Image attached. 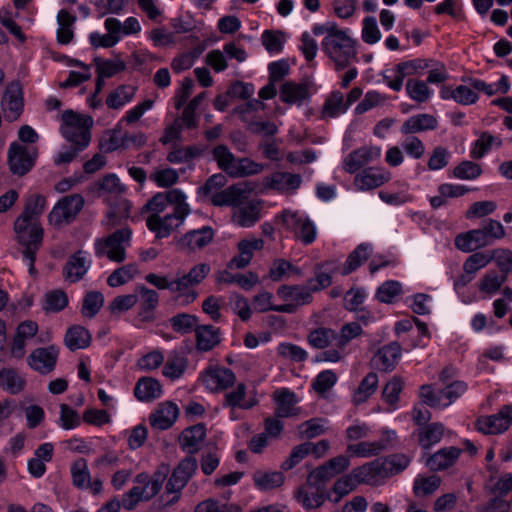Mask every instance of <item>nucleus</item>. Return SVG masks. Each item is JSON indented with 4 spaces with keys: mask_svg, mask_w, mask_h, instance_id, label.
<instances>
[{
    "mask_svg": "<svg viewBox=\"0 0 512 512\" xmlns=\"http://www.w3.org/2000/svg\"><path fill=\"white\" fill-rule=\"evenodd\" d=\"M106 34L92 32L89 34V43L95 48H111L120 41V21L116 18H107L104 22Z\"/></svg>",
    "mask_w": 512,
    "mask_h": 512,
    "instance_id": "412c9836",
    "label": "nucleus"
},
{
    "mask_svg": "<svg viewBox=\"0 0 512 512\" xmlns=\"http://www.w3.org/2000/svg\"><path fill=\"white\" fill-rule=\"evenodd\" d=\"M211 153L218 167L231 176L237 158L229 148L226 145L220 144L214 147Z\"/></svg>",
    "mask_w": 512,
    "mask_h": 512,
    "instance_id": "5fc2aeb1",
    "label": "nucleus"
},
{
    "mask_svg": "<svg viewBox=\"0 0 512 512\" xmlns=\"http://www.w3.org/2000/svg\"><path fill=\"white\" fill-rule=\"evenodd\" d=\"M61 121L62 136L73 145H80V149H85L91 140L92 117L76 113L73 110H65L62 113Z\"/></svg>",
    "mask_w": 512,
    "mask_h": 512,
    "instance_id": "f03ea898",
    "label": "nucleus"
},
{
    "mask_svg": "<svg viewBox=\"0 0 512 512\" xmlns=\"http://www.w3.org/2000/svg\"><path fill=\"white\" fill-rule=\"evenodd\" d=\"M381 155V149L375 146H364L349 153L343 161V169L353 174L361 168L377 160Z\"/></svg>",
    "mask_w": 512,
    "mask_h": 512,
    "instance_id": "aec40b11",
    "label": "nucleus"
},
{
    "mask_svg": "<svg viewBox=\"0 0 512 512\" xmlns=\"http://www.w3.org/2000/svg\"><path fill=\"white\" fill-rule=\"evenodd\" d=\"M202 381L211 392H219L232 387L236 382V375L225 367H210L203 373Z\"/></svg>",
    "mask_w": 512,
    "mask_h": 512,
    "instance_id": "f3484780",
    "label": "nucleus"
},
{
    "mask_svg": "<svg viewBox=\"0 0 512 512\" xmlns=\"http://www.w3.org/2000/svg\"><path fill=\"white\" fill-rule=\"evenodd\" d=\"M206 437V427L203 424H196L182 431L179 437L181 447L189 454L198 452Z\"/></svg>",
    "mask_w": 512,
    "mask_h": 512,
    "instance_id": "473e14b6",
    "label": "nucleus"
},
{
    "mask_svg": "<svg viewBox=\"0 0 512 512\" xmlns=\"http://www.w3.org/2000/svg\"><path fill=\"white\" fill-rule=\"evenodd\" d=\"M164 479L165 474L161 472H156L151 478L146 473H140L135 477V483L138 485L133 489H137L141 501H148L159 493Z\"/></svg>",
    "mask_w": 512,
    "mask_h": 512,
    "instance_id": "393cba45",
    "label": "nucleus"
},
{
    "mask_svg": "<svg viewBox=\"0 0 512 512\" xmlns=\"http://www.w3.org/2000/svg\"><path fill=\"white\" fill-rule=\"evenodd\" d=\"M511 424L512 405H506L496 414L479 417L476 428L484 434H499L506 431Z\"/></svg>",
    "mask_w": 512,
    "mask_h": 512,
    "instance_id": "ddd939ff",
    "label": "nucleus"
},
{
    "mask_svg": "<svg viewBox=\"0 0 512 512\" xmlns=\"http://www.w3.org/2000/svg\"><path fill=\"white\" fill-rule=\"evenodd\" d=\"M195 338L197 350L208 352L220 343V329L213 325H200L195 332Z\"/></svg>",
    "mask_w": 512,
    "mask_h": 512,
    "instance_id": "f704fd0d",
    "label": "nucleus"
},
{
    "mask_svg": "<svg viewBox=\"0 0 512 512\" xmlns=\"http://www.w3.org/2000/svg\"><path fill=\"white\" fill-rule=\"evenodd\" d=\"M186 199V195L180 189L158 192L145 204L143 209L149 213L148 217L161 216L169 204L174 208L187 203Z\"/></svg>",
    "mask_w": 512,
    "mask_h": 512,
    "instance_id": "4468645a",
    "label": "nucleus"
},
{
    "mask_svg": "<svg viewBox=\"0 0 512 512\" xmlns=\"http://www.w3.org/2000/svg\"><path fill=\"white\" fill-rule=\"evenodd\" d=\"M301 183L302 179L299 174L288 172H275L266 176L263 180V184L266 188H271L279 192L295 191L300 187Z\"/></svg>",
    "mask_w": 512,
    "mask_h": 512,
    "instance_id": "c85d7f7f",
    "label": "nucleus"
},
{
    "mask_svg": "<svg viewBox=\"0 0 512 512\" xmlns=\"http://www.w3.org/2000/svg\"><path fill=\"white\" fill-rule=\"evenodd\" d=\"M354 476H357L361 483L376 485L380 480L389 477L383 458H377L354 469Z\"/></svg>",
    "mask_w": 512,
    "mask_h": 512,
    "instance_id": "5701e85b",
    "label": "nucleus"
},
{
    "mask_svg": "<svg viewBox=\"0 0 512 512\" xmlns=\"http://www.w3.org/2000/svg\"><path fill=\"white\" fill-rule=\"evenodd\" d=\"M161 394L162 389L159 381L150 377L139 379L134 388L135 397L143 402H150L159 398Z\"/></svg>",
    "mask_w": 512,
    "mask_h": 512,
    "instance_id": "58836bf2",
    "label": "nucleus"
},
{
    "mask_svg": "<svg viewBox=\"0 0 512 512\" xmlns=\"http://www.w3.org/2000/svg\"><path fill=\"white\" fill-rule=\"evenodd\" d=\"M214 238V231L210 226L191 230L185 233L178 241L181 250L195 251L206 247Z\"/></svg>",
    "mask_w": 512,
    "mask_h": 512,
    "instance_id": "b1692460",
    "label": "nucleus"
},
{
    "mask_svg": "<svg viewBox=\"0 0 512 512\" xmlns=\"http://www.w3.org/2000/svg\"><path fill=\"white\" fill-rule=\"evenodd\" d=\"M179 414V409L176 404L172 402H162L150 414V425L158 430H166L170 428L176 421Z\"/></svg>",
    "mask_w": 512,
    "mask_h": 512,
    "instance_id": "a878e982",
    "label": "nucleus"
},
{
    "mask_svg": "<svg viewBox=\"0 0 512 512\" xmlns=\"http://www.w3.org/2000/svg\"><path fill=\"white\" fill-rule=\"evenodd\" d=\"M59 352V347L55 345L36 348L27 357V364L39 374L48 375L55 370Z\"/></svg>",
    "mask_w": 512,
    "mask_h": 512,
    "instance_id": "9d476101",
    "label": "nucleus"
},
{
    "mask_svg": "<svg viewBox=\"0 0 512 512\" xmlns=\"http://www.w3.org/2000/svg\"><path fill=\"white\" fill-rule=\"evenodd\" d=\"M363 332L358 322H350L344 324L339 332H336L335 346L345 349L346 346Z\"/></svg>",
    "mask_w": 512,
    "mask_h": 512,
    "instance_id": "680f3d73",
    "label": "nucleus"
},
{
    "mask_svg": "<svg viewBox=\"0 0 512 512\" xmlns=\"http://www.w3.org/2000/svg\"><path fill=\"white\" fill-rule=\"evenodd\" d=\"M507 280V276L496 270L486 272L478 282V289L485 296L497 293Z\"/></svg>",
    "mask_w": 512,
    "mask_h": 512,
    "instance_id": "de8ad7c7",
    "label": "nucleus"
},
{
    "mask_svg": "<svg viewBox=\"0 0 512 512\" xmlns=\"http://www.w3.org/2000/svg\"><path fill=\"white\" fill-rule=\"evenodd\" d=\"M210 266L206 263H200L193 266L188 273L178 275L171 282V293L175 294L176 300L182 304L188 305L197 297L195 286L200 284L209 274Z\"/></svg>",
    "mask_w": 512,
    "mask_h": 512,
    "instance_id": "7ed1b4c3",
    "label": "nucleus"
},
{
    "mask_svg": "<svg viewBox=\"0 0 512 512\" xmlns=\"http://www.w3.org/2000/svg\"><path fill=\"white\" fill-rule=\"evenodd\" d=\"M264 247V241L260 238L243 239L238 243L239 254L234 256L230 262V268L243 269L251 262L254 252Z\"/></svg>",
    "mask_w": 512,
    "mask_h": 512,
    "instance_id": "cd10ccee",
    "label": "nucleus"
},
{
    "mask_svg": "<svg viewBox=\"0 0 512 512\" xmlns=\"http://www.w3.org/2000/svg\"><path fill=\"white\" fill-rule=\"evenodd\" d=\"M18 243L23 247V260L28 266L31 276L36 275V253L40 249L43 240V229L39 221L17 217L14 223Z\"/></svg>",
    "mask_w": 512,
    "mask_h": 512,
    "instance_id": "f257e3e1",
    "label": "nucleus"
},
{
    "mask_svg": "<svg viewBox=\"0 0 512 512\" xmlns=\"http://www.w3.org/2000/svg\"><path fill=\"white\" fill-rule=\"evenodd\" d=\"M248 195V191L241 184H234L219 192H215L210 202L214 206H231L235 209L238 205L243 204Z\"/></svg>",
    "mask_w": 512,
    "mask_h": 512,
    "instance_id": "bb28decb",
    "label": "nucleus"
},
{
    "mask_svg": "<svg viewBox=\"0 0 512 512\" xmlns=\"http://www.w3.org/2000/svg\"><path fill=\"white\" fill-rule=\"evenodd\" d=\"M444 426L435 422L424 425L416 431L419 445L424 449H429L433 445L439 443L444 434Z\"/></svg>",
    "mask_w": 512,
    "mask_h": 512,
    "instance_id": "ea45409f",
    "label": "nucleus"
},
{
    "mask_svg": "<svg viewBox=\"0 0 512 512\" xmlns=\"http://www.w3.org/2000/svg\"><path fill=\"white\" fill-rule=\"evenodd\" d=\"M321 47L338 70L346 68L356 56L353 40L345 31L324 36Z\"/></svg>",
    "mask_w": 512,
    "mask_h": 512,
    "instance_id": "20e7f679",
    "label": "nucleus"
},
{
    "mask_svg": "<svg viewBox=\"0 0 512 512\" xmlns=\"http://www.w3.org/2000/svg\"><path fill=\"white\" fill-rule=\"evenodd\" d=\"M261 209V200L247 198L233 210L232 220L241 227H251L260 219Z\"/></svg>",
    "mask_w": 512,
    "mask_h": 512,
    "instance_id": "4be33fe9",
    "label": "nucleus"
},
{
    "mask_svg": "<svg viewBox=\"0 0 512 512\" xmlns=\"http://www.w3.org/2000/svg\"><path fill=\"white\" fill-rule=\"evenodd\" d=\"M378 386V376L374 372L368 373L360 382L358 388L354 391L352 402L360 405L366 402L372 396Z\"/></svg>",
    "mask_w": 512,
    "mask_h": 512,
    "instance_id": "09e8293b",
    "label": "nucleus"
},
{
    "mask_svg": "<svg viewBox=\"0 0 512 512\" xmlns=\"http://www.w3.org/2000/svg\"><path fill=\"white\" fill-rule=\"evenodd\" d=\"M1 107L7 121L17 120L23 112V91L18 81L9 83L4 91Z\"/></svg>",
    "mask_w": 512,
    "mask_h": 512,
    "instance_id": "f8f14e48",
    "label": "nucleus"
},
{
    "mask_svg": "<svg viewBox=\"0 0 512 512\" xmlns=\"http://www.w3.org/2000/svg\"><path fill=\"white\" fill-rule=\"evenodd\" d=\"M336 331L331 328L319 327L308 334L309 344L316 349H325L335 341Z\"/></svg>",
    "mask_w": 512,
    "mask_h": 512,
    "instance_id": "4d7b16f0",
    "label": "nucleus"
},
{
    "mask_svg": "<svg viewBox=\"0 0 512 512\" xmlns=\"http://www.w3.org/2000/svg\"><path fill=\"white\" fill-rule=\"evenodd\" d=\"M77 20L76 15L71 14L66 9L59 10L57 14V41L60 44L66 45L69 44L74 36L73 33V25Z\"/></svg>",
    "mask_w": 512,
    "mask_h": 512,
    "instance_id": "79ce46f5",
    "label": "nucleus"
},
{
    "mask_svg": "<svg viewBox=\"0 0 512 512\" xmlns=\"http://www.w3.org/2000/svg\"><path fill=\"white\" fill-rule=\"evenodd\" d=\"M315 491H309L306 487H301L295 492V497L297 501L305 508V509H314L321 507L325 500L326 496L321 487H315Z\"/></svg>",
    "mask_w": 512,
    "mask_h": 512,
    "instance_id": "8fccbe9b",
    "label": "nucleus"
},
{
    "mask_svg": "<svg viewBox=\"0 0 512 512\" xmlns=\"http://www.w3.org/2000/svg\"><path fill=\"white\" fill-rule=\"evenodd\" d=\"M190 212L191 209L188 203L177 205L171 213L164 216L147 217L146 225L151 232L155 233L157 238H166L184 223Z\"/></svg>",
    "mask_w": 512,
    "mask_h": 512,
    "instance_id": "423d86ee",
    "label": "nucleus"
},
{
    "mask_svg": "<svg viewBox=\"0 0 512 512\" xmlns=\"http://www.w3.org/2000/svg\"><path fill=\"white\" fill-rule=\"evenodd\" d=\"M371 252L372 246L370 244L362 243L358 245L355 250L349 254L344 264L342 274L348 275L355 271L363 262L369 258Z\"/></svg>",
    "mask_w": 512,
    "mask_h": 512,
    "instance_id": "3c124183",
    "label": "nucleus"
},
{
    "mask_svg": "<svg viewBox=\"0 0 512 512\" xmlns=\"http://www.w3.org/2000/svg\"><path fill=\"white\" fill-rule=\"evenodd\" d=\"M91 259L87 252L79 250L71 254L62 269L66 282L76 283L83 279L91 267Z\"/></svg>",
    "mask_w": 512,
    "mask_h": 512,
    "instance_id": "dca6fc26",
    "label": "nucleus"
},
{
    "mask_svg": "<svg viewBox=\"0 0 512 512\" xmlns=\"http://www.w3.org/2000/svg\"><path fill=\"white\" fill-rule=\"evenodd\" d=\"M490 245L481 228L461 233L455 238V246L463 252H472Z\"/></svg>",
    "mask_w": 512,
    "mask_h": 512,
    "instance_id": "72a5a7b5",
    "label": "nucleus"
},
{
    "mask_svg": "<svg viewBox=\"0 0 512 512\" xmlns=\"http://www.w3.org/2000/svg\"><path fill=\"white\" fill-rule=\"evenodd\" d=\"M396 438L393 431H386L383 437L376 441H361L355 444H348L346 453L350 457L369 458L377 456L383 451L387 450L392 441Z\"/></svg>",
    "mask_w": 512,
    "mask_h": 512,
    "instance_id": "9b49d317",
    "label": "nucleus"
},
{
    "mask_svg": "<svg viewBox=\"0 0 512 512\" xmlns=\"http://www.w3.org/2000/svg\"><path fill=\"white\" fill-rule=\"evenodd\" d=\"M289 273L301 275L302 272L300 268L295 267L289 261L279 258L273 261L269 270V277L271 278V280L278 282L283 279H286Z\"/></svg>",
    "mask_w": 512,
    "mask_h": 512,
    "instance_id": "e2e57ef3",
    "label": "nucleus"
},
{
    "mask_svg": "<svg viewBox=\"0 0 512 512\" xmlns=\"http://www.w3.org/2000/svg\"><path fill=\"white\" fill-rule=\"evenodd\" d=\"M27 381L24 375L11 367L0 369V389L10 395L20 394L25 390Z\"/></svg>",
    "mask_w": 512,
    "mask_h": 512,
    "instance_id": "2f4dec72",
    "label": "nucleus"
},
{
    "mask_svg": "<svg viewBox=\"0 0 512 512\" xmlns=\"http://www.w3.org/2000/svg\"><path fill=\"white\" fill-rule=\"evenodd\" d=\"M104 303L102 293L97 291L88 292L83 299L81 313L84 317L93 318L99 312Z\"/></svg>",
    "mask_w": 512,
    "mask_h": 512,
    "instance_id": "774afa93",
    "label": "nucleus"
},
{
    "mask_svg": "<svg viewBox=\"0 0 512 512\" xmlns=\"http://www.w3.org/2000/svg\"><path fill=\"white\" fill-rule=\"evenodd\" d=\"M431 60L426 59H413L401 62L396 65L395 71L402 76L421 75L424 70L431 67Z\"/></svg>",
    "mask_w": 512,
    "mask_h": 512,
    "instance_id": "338daca9",
    "label": "nucleus"
},
{
    "mask_svg": "<svg viewBox=\"0 0 512 512\" xmlns=\"http://www.w3.org/2000/svg\"><path fill=\"white\" fill-rule=\"evenodd\" d=\"M257 404V400L254 398H246V385L244 383H238L234 390L225 393L223 406L230 407L232 409H251Z\"/></svg>",
    "mask_w": 512,
    "mask_h": 512,
    "instance_id": "4c0bfd02",
    "label": "nucleus"
},
{
    "mask_svg": "<svg viewBox=\"0 0 512 512\" xmlns=\"http://www.w3.org/2000/svg\"><path fill=\"white\" fill-rule=\"evenodd\" d=\"M312 291L306 285H281L277 296L285 303L276 308L279 313H295L299 307L308 305L313 300Z\"/></svg>",
    "mask_w": 512,
    "mask_h": 512,
    "instance_id": "6e6552de",
    "label": "nucleus"
},
{
    "mask_svg": "<svg viewBox=\"0 0 512 512\" xmlns=\"http://www.w3.org/2000/svg\"><path fill=\"white\" fill-rule=\"evenodd\" d=\"M344 94L338 90L332 91L325 99L322 109V119H333L347 111Z\"/></svg>",
    "mask_w": 512,
    "mask_h": 512,
    "instance_id": "e433bc0d",
    "label": "nucleus"
},
{
    "mask_svg": "<svg viewBox=\"0 0 512 512\" xmlns=\"http://www.w3.org/2000/svg\"><path fill=\"white\" fill-rule=\"evenodd\" d=\"M391 174L384 168L368 167L357 173L353 184L358 191H369L387 183Z\"/></svg>",
    "mask_w": 512,
    "mask_h": 512,
    "instance_id": "a211bd4d",
    "label": "nucleus"
},
{
    "mask_svg": "<svg viewBox=\"0 0 512 512\" xmlns=\"http://www.w3.org/2000/svg\"><path fill=\"white\" fill-rule=\"evenodd\" d=\"M132 231L129 227L116 230L106 238L97 239L95 254L97 257H107L114 262H123L126 259V249L131 244Z\"/></svg>",
    "mask_w": 512,
    "mask_h": 512,
    "instance_id": "39448f33",
    "label": "nucleus"
},
{
    "mask_svg": "<svg viewBox=\"0 0 512 512\" xmlns=\"http://www.w3.org/2000/svg\"><path fill=\"white\" fill-rule=\"evenodd\" d=\"M312 91L311 85L308 82H284L279 90L280 100L288 105L302 106L305 102L310 100Z\"/></svg>",
    "mask_w": 512,
    "mask_h": 512,
    "instance_id": "6ab92c4d",
    "label": "nucleus"
},
{
    "mask_svg": "<svg viewBox=\"0 0 512 512\" xmlns=\"http://www.w3.org/2000/svg\"><path fill=\"white\" fill-rule=\"evenodd\" d=\"M493 145L497 147L502 146V140L492 136L488 132H484L481 136L475 141L472 149H471V157L474 159L482 158Z\"/></svg>",
    "mask_w": 512,
    "mask_h": 512,
    "instance_id": "0e129e2a",
    "label": "nucleus"
},
{
    "mask_svg": "<svg viewBox=\"0 0 512 512\" xmlns=\"http://www.w3.org/2000/svg\"><path fill=\"white\" fill-rule=\"evenodd\" d=\"M437 127V120L429 114H419L409 117L401 126L403 134H414L427 130H434Z\"/></svg>",
    "mask_w": 512,
    "mask_h": 512,
    "instance_id": "a19ab883",
    "label": "nucleus"
},
{
    "mask_svg": "<svg viewBox=\"0 0 512 512\" xmlns=\"http://www.w3.org/2000/svg\"><path fill=\"white\" fill-rule=\"evenodd\" d=\"M64 340L66 346L72 351L84 349L90 345L91 334L85 327L74 325L67 330Z\"/></svg>",
    "mask_w": 512,
    "mask_h": 512,
    "instance_id": "49530a36",
    "label": "nucleus"
},
{
    "mask_svg": "<svg viewBox=\"0 0 512 512\" xmlns=\"http://www.w3.org/2000/svg\"><path fill=\"white\" fill-rule=\"evenodd\" d=\"M493 261L492 250L480 251L471 254L463 264L464 272L475 274Z\"/></svg>",
    "mask_w": 512,
    "mask_h": 512,
    "instance_id": "052dcab7",
    "label": "nucleus"
},
{
    "mask_svg": "<svg viewBox=\"0 0 512 512\" xmlns=\"http://www.w3.org/2000/svg\"><path fill=\"white\" fill-rule=\"evenodd\" d=\"M35 157V151L31 152L25 146L12 143L8 149V165L10 171L15 175L23 176L33 167Z\"/></svg>",
    "mask_w": 512,
    "mask_h": 512,
    "instance_id": "2eb2a0df",
    "label": "nucleus"
},
{
    "mask_svg": "<svg viewBox=\"0 0 512 512\" xmlns=\"http://www.w3.org/2000/svg\"><path fill=\"white\" fill-rule=\"evenodd\" d=\"M188 481V478L181 475L174 469L165 487V496L168 498L165 500V506L173 505L178 501L181 490L185 487Z\"/></svg>",
    "mask_w": 512,
    "mask_h": 512,
    "instance_id": "603ef678",
    "label": "nucleus"
},
{
    "mask_svg": "<svg viewBox=\"0 0 512 512\" xmlns=\"http://www.w3.org/2000/svg\"><path fill=\"white\" fill-rule=\"evenodd\" d=\"M138 302L140 307L139 315L143 319H148L151 313L157 308L159 303V294L143 285L136 287Z\"/></svg>",
    "mask_w": 512,
    "mask_h": 512,
    "instance_id": "37998d69",
    "label": "nucleus"
},
{
    "mask_svg": "<svg viewBox=\"0 0 512 512\" xmlns=\"http://www.w3.org/2000/svg\"><path fill=\"white\" fill-rule=\"evenodd\" d=\"M70 470L73 485L79 489H87L91 478L87 461L83 458L76 460Z\"/></svg>",
    "mask_w": 512,
    "mask_h": 512,
    "instance_id": "bf43d9fd",
    "label": "nucleus"
},
{
    "mask_svg": "<svg viewBox=\"0 0 512 512\" xmlns=\"http://www.w3.org/2000/svg\"><path fill=\"white\" fill-rule=\"evenodd\" d=\"M264 165L257 163L249 158H237L236 164L231 173V177L239 178L252 176L261 173Z\"/></svg>",
    "mask_w": 512,
    "mask_h": 512,
    "instance_id": "69168bd1",
    "label": "nucleus"
},
{
    "mask_svg": "<svg viewBox=\"0 0 512 512\" xmlns=\"http://www.w3.org/2000/svg\"><path fill=\"white\" fill-rule=\"evenodd\" d=\"M136 91L137 87L133 85H120L107 96L106 105L110 109H120L133 100Z\"/></svg>",
    "mask_w": 512,
    "mask_h": 512,
    "instance_id": "a18cd8bd",
    "label": "nucleus"
},
{
    "mask_svg": "<svg viewBox=\"0 0 512 512\" xmlns=\"http://www.w3.org/2000/svg\"><path fill=\"white\" fill-rule=\"evenodd\" d=\"M253 480L259 489L271 490L280 487L284 483L285 477L278 471H257L253 476Z\"/></svg>",
    "mask_w": 512,
    "mask_h": 512,
    "instance_id": "6e6d98bb",
    "label": "nucleus"
},
{
    "mask_svg": "<svg viewBox=\"0 0 512 512\" xmlns=\"http://www.w3.org/2000/svg\"><path fill=\"white\" fill-rule=\"evenodd\" d=\"M405 89L407 95L418 103L427 102L432 95V91L427 86V83L418 79H408Z\"/></svg>",
    "mask_w": 512,
    "mask_h": 512,
    "instance_id": "13d9d810",
    "label": "nucleus"
},
{
    "mask_svg": "<svg viewBox=\"0 0 512 512\" xmlns=\"http://www.w3.org/2000/svg\"><path fill=\"white\" fill-rule=\"evenodd\" d=\"M460 454L459 448L453 446L442 448L430 456L426 464L433 471L444 470L455 464Z\"/></svg>",
    "mask_w": 512,
    "mask_h": 512,
    "instance_id": "c9c22d12",
    "label": "nucleus"
},
{
    "mask_svg": "<svg viewBox=\"0 0 512 512\" xmlns=\"http://www.w3.org/2000/svg\"><path fill=\"white\" fill-rule=\"evenodd\" d=\"M169 322L172 330L182 335L196 332L197 328L200 326L197 316L188 313L174 315L169 319Z\"/></svg>",
    "mask_w": 512,
    "mask_h": 512,
    "instance_id": "864d4df0",
    "label": "nucleus"
},
{
    "mask_svg": "<svg viewBox=\"0 0 512 512\" xmlns=\"http://www.w3.org/2000/svg\"><path fill=\"white\" fill-rule=\"evenodd\" d=\"M401 356V346L398 342H391L381 347L374 355L373 365L381 371H391L395 368Z\"/></svg>",
    "mask_w": 512,
    "mask_h": 512,
    "instance_id": "7c9ffc66",
    "label": "nucleus"
},
{
    "mask_svg": "<svg viewBox=\"0 0 512 512\" xmlns=\"http://www.w3.org/2000/svg\"><path fill=\"white\" fill-rule=\"evenodd\" d=\"M187 365V358L183 354L172 351L163 366L162 374L170 380L179 379L187 369Z\"/></svg>",
    "mask_w": 512,
    "mask_h": 512,
    "instance_id": "c03bdc74",
    "label": "nucleus"
},
{
    "mask_svg": "<svg viewBox=\"0 0 512 512\" xmlns=\"http://www.w3.org/2000/svg\"><path fill=\"white\" fill-rule=\"evenodd\" d=\"M84 206V198L80 194L67 195L61 198L49 214V222L57 227L69 224Z\"/></svg>",
    "mask_w": 512,
    "mask_h": 512,
    "instance_id": "1a4fd4ad",
    "label": "nucleus"
},
{
    "mask_svg": "<svg viewBox=\"0 0 512 512\" xmlns=\"http://www.w3.org/2000/svg\"><path fill=\"white\" fill-rule=\"evenodd\" d=\"M284 227L294 234V237L304 245L312 244L317 236L313 221L299 212L285 210L279 216Z\"/></svg>",
    "mask_w": 512,
    "mask_h": 512,
    "instance_id": "0eeeda50",
    "label": "nucleus"
},
{
    "mask_svg": "<svg viewBox=\"0 0 512 512\" xmlns=\"http://www.w3.org/2000/svg\"><path fill=\"white\" fill-rule=\"evenodd\" d=\"M274 401L276 404L275 414L280 418L297 416L300 408L297 407L298 398L296 394L287 388H282L274 392Z\"/></svg>",
    "mask_w": 512,
    "mask_h": 512,
    "instance_id": "c756f323",
    "label": "nucleus"
}]
</instances>
